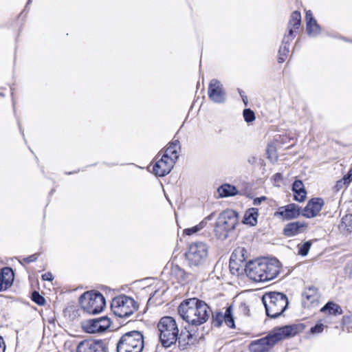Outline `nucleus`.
Returning a JSON list of instances; mask_svg holds the SVG:
<instances>
[{"instance_id":"44","label":"nucleus","mask_w":352,"mask_h":352,"mask_svg":"<svg viewBox=\"0 0 352 352\" xmlns=\"http://www.w3.org/2000/svg\"><path fill=\"white\" fill-rule=\"evenodd\" d=\"M2 276H3L2 275H0V292L6 290L7 289H8L10 287H6V285H5L6 283L3 281Z\"/></svg>"},{"instance_id":"18","label":"nucleus","mask_w":352,"mask_h":352,"mask_svg":"<svg viewBox=\"0 0 352 352\" xmlns=\"http://www.w3.org/2000/svg\"><path fill=\"white\" fill-rule=\"evenodd\" d=\"M305 20L306 31L307 34L311 37L318 36L321 32V28L317 23L316 20L313 16L311 10H308L306 12Z\"/></svg>"},{"instance_id":"9","label":"nucleus","mask_w":352,"mask_h":352,"mask_svg":"<svg viewBox=\"0 0 352 352\" xmlns=\"http://www.w3.org/2000/svg\"><path fill=\"white\" fill-rule=\"evenodd\" d=\"M111 309L116 316L128 318L138 309V305L133 298L123 294L113 298Z\"/></svg>"},{"instance_id":"5","label":"nucleus","mask_w":352,"mask_h":352,"mask_svg":"<svg viewBox=\"0 0 352 352\" xmlns=\"http://www.w3.org/2000/svg\"><path fill=\"white\" fill-rule=\"evenodd\" d=\"M157 329L160 332V341L164 347L168 348L176 343L179 329L173 317H162L157 324Z\"/></svg>"},{"instance_id":"52","label":"nucleus","mask_w":352,"mask_h":352,"mask_svg":"<svg viewBox=\"0 0 352 352\" xmlns=\"http://www.w3.org/2000/svg\"><path fill=\"white\" fill-rule=\"evenodd\" d=\"M0 96H4L3 94L0 92Z\"/></svg>"},{"instance_id":"48","label":"nucleus","mask_w":352,"mask_h":352,"mask_svg":"<svg viewBox=\"0 0 352 352\" xmlns=\"http://www.w3.org/2000/svg\"><path fill=\"white\" fill-rule=\"evenodd\" d=\"M13 94H13V91H12L11 95H12V104H13L14 111H15V108H14V106H15V101H14V98H13Z\"/></svg>"},{"instance_id":"26","label":"nucleus","mask_w":352,"mask_h":352,"mask_svg":"<svg viewBox=\"0 0 352 352\" xmlns=\"http://www.w3.org/2000/svg\"><path fill=\"white\" fill-rule=\"evenodd\" d=\"M258 216V209L252 208L248 209L243 217V223L250 226H255L257 223V218Z\"/></svg>"},{"instance_id":"25","label":"nucleus","mask_w":352,"mask_h":352,"mask_svg":"<svg viewBox=\"0 0 352 352\" xmlns=\"http://www.w3.org/2000/svg\"><path fill=\"white\" fill-rule=\"evenodd\" d=\"M170 276L172 278H175L178 283L182 284L186 282L188 278V274L177 265L171 267Z\"/></svg>"},{"instance_id":"15","label":"nucleus","mask_w":352,"mask_h":352,"mask_svg":"<svg viewBox=\"0 0 352 352\" xmlns=\"http://www.w3.org/2000/svg\"><path fill=\"white\" fill-rule=\"evenodd\" d=\"M300 214V207L296 204H289L279 207L274 212V217L283 220H291L298 218Z\"/></svg>"},{"instance_id":"51","label":"nucleus","mask_w":352,"mask_h":352,"mask_svg":"<svg viewBox=\"0 0 352 352\" xmlns=\"http://www.w3.org/2000/svg\"><path fill=\"white\" fill-rule=\"evenodd\" d=\"M20 131H21V132L22 135H24L23 131H22V130H21V129H20Z\"/></svg>"},{"instance_id":"33","label":"nucleus","mask_w":352,"mask_h":352,"mask_svg":"<svg viewBox=\"0 0 352 352\" xmlns=\"http://www.w3.org/2000/svg\"><path fill=\"white\" fill-rule=\"evenodd\" d=\"M247 250L243 248H239L236 249L232 254L230 260L234 258H239L241 262H243L246 259Z\"/></svg>"},{"instance_id":"53","label":"nucleus","mask_w":352,"mask_h":352,"mask_svg":"<svg viewBox=\"0 0 352 352\" xmlns=\"http://www.w3.org/2000/svg\"><path fill=\"white\" fill-rule=\"evenodd\" d=\"M109 166H116V164H109Z\"/></svg>"},{"instance_id":"45","label":"nucleus","mask_w":352,"mask_h":352,"mask_svg":"<svg viewBox=\"0 0 352 352\" xmlns=\"http://www.w3.org/2000/svg\"><path fill=\"white\" fill-rule=\"evenodd\" d=\"M6 344L3 338L0 336V352H5Z\"/></svg>"},{"instance_id":"13","label":"nucleus","mask_w":352,"mask_h":352,"mask_svg":"<svg viewBox=\"0 0 352 352\" xmlns=\"http://www.w3.org/2000/svg\"><path fill=\"white\" fill-rule=\"evenodd\" d=\"M223 322H225L228 327L231 329L235 328V322L231 305L226 308L224 314L220 311H217L212 314V324L214 327H220Z\"/></svg>"},{"instance_id":"11","label":"nucleus","mask_w":352,"mask_h":352,"mask_svg":"<svg viewBox=\"0 0 352 352\" xmlns=\"http://www.w3.org/2000/svg\"><path fill=\"white\" fill-rule=\"evenodd\" d=\"M111 323L107 316H102L84 321L82 327L88 333H102L110 327Z\"/></svg>"},{"instance_id":"42","label":"nucleus","mask_w":352,"mask_h":352,"mask_svg":"<svg viewBox=\"0 0 352 352\" xmlns=\"http://www.w3.org/2000/svg\"><path fill=\"white\" fill-rule=\"evenodd\" d=\"M266 197L261 196L260 197H256L253 201V204L254 206H258L260 205L263 201L266 200Z\"/></svg>"},{"instance_id":"14","label":"nucleus","mask_w":352,"mask_h":352,"mask_svg":"<svg viewBox=\"0 0 352 352\" xmlns=\"http://www.w3.org/2000/svg\"><path fill=\"white\" fill-rule=\"evenodd\" d=\"M107 346L104 340H83L78 346L76 352H107Z\"/></svg>"},{"instance_id":"28","label":"nucleus","mask_w":352,"mask_h":352,"mask_svg":"<svg viewBox=\"0 0 352 352\" xmlns=\"http://www.w3.org/2000/svg\"><path fill=\"white\" fill-rule=\"evenodd\" d=\"M293 40L290 39H286V36H284L283 41H282V45H280L279 50H278V61L280 63H283L287 56V54L289 52V44L290 42H292Z\"/></svg>"},{"instance_id":"35","label":"nucleus","mask_w":352,"mask_h":352,"mask_svg":"<svg viewBox=\"0 0 352 352\" xmlns=\"http://www.w3.org/2000/svg\"><path fill=\"white\" fill-rule=\"evenodd\" d=\"M243 116L245 121L248 123L252 122L256 118L254 112L250 109H245L243 111Z\"/></svg>"},{"instance_id":"37","label":"nucleus","mask_w":352,"mask_h":352,"mask_svg":"<svg viewBox=\"0 0 352 352\" xmlns=\"http://www.w3.org/2000/svg\"><path fill=\"white\" fill-rule=\"evenodd\" d=\"M324 325L321 323H317L310 329V333L312 334H318L323 331Z\"/></svg>"},{"instance_id":"47","label":"nucleus","mask_w":352,"mask_h":352,"mask_svg":"<svg viewBox=\"0 0 352 352\" xmlns=\"http://www.w3.org/2000/svg\"><path fill=\"white\" fill-rule=\"evenodd\" d=\"M241 98H242L243 102H244L245 105L247 106L248 102V97L246 96H242Z\"/></svg>"},{"instance_id":"31","label":"nucleus","mask_w":352,"mask_h":352,"mask_svg":"<svg viewBox=\"0 0 352 352\" xmlns=\"http://www.w3.org/2000/svg\"><path fill=\"white\" fill-rule=\"evenodd\" d=\"M180 148L179 141L177 140H173L169 144V145L167 147V148L166 149L164 155H166V156H170V155H172L175 159H177L178 158V155H177V148Z\"/></svg>"},{"instance_id":"30","label":"nucleus","mask_w":352,"mask_h":352,"mask_svg":"<svg viewBox=\"0 0 352 352\" xmlns=\"http://www.w3.org/2000/svg\"><path fill=\"white\" fill-rule=\"evenodd\" d=\"M0 275L3 276L2 277L3 281L6 283V287H10L14 278L12 269L8 267H3L0 272Z\"/></svg>"},{"instance_id":"22","label":"nucleus","mask_w":352,"mask_h":352,"mask_svg":"<svg viewBox=\"0 0 352 352\" xmlns=\"http://www.w3.org/2000/svg\"><path fill=\"white\" fill-rule=\"evenodd\" d=\"M197 340V337L194 336L191 331L185 327V329L182 330L180 334L178 333L177 341H178L179 346L182 349H185L188 345L194 344Z\"/></svg>"},{"instance_id":"34","label":"nucleus","mask_w":352,"mask_h":352,"mask_svg":"<svg viewBox=\"0 0 352 352\" xmlns=\"http://www.w3.org/2000/svg\"><path fill=\"white\" fill-rule=\"evenodd\" d=\"M31 298L34 302H35L39 306L44 305L45 303V298L43 296H41L37 291H34L32 293Z\"/></svg>"},{"instance_id":"23","label":"nucleus","mask_w":352,"mask_h":352,"mask_svg":"<svg viewBox=\"0 0 352 352\" xmlns=\"http://www.w3.org/2000/svg\"><path fill=\"white\" fill-rule=\"evenodd\" d=\"M292 191L294 192V200L302 202L305 201L307 192L305 189L304 184L300 180H296L292 184Z\"/></svg>"},{"instance_id":"54","label":"nucleus","mask_w":352,"mask_h":352,"mask_svg":"<svg viewBox=\"0 0 352 352\" xmlns=\"http://www.w3.org/2000/svg\"><path fill=\"white\" fill-rule=\"evenodd\" d=\"M276 176H280V175L278 173H276Z\"/></svg>"},{"instance_id":"29","label":"nucleus","mask_w":352,"mask_h":352,"mask_svg":"<svg viewBox=\"0 0 352 352\" xmlns=\"http://www.w3.org/2000/svg\"><path fill=\"white\" fill-rule=\"evenodd\" d=\"M210 219H211V215H209V216L206 217V218H204L197 225H196L193 227H191V228L184 229L183 231L184 234L191 236L192 234L197 233L198 232H199L200 230H201L202 229H204L206 227V226L208 223V221L210 220Z\"/></svg>"},{"instance_id":"46","label":"nucleus","mask_w":352,"mask_h":352,"mask_svg":"<svg viewBox=\"0 0 352 352\" xmlns=\"http://www.w3.org/2000/svg\"><path fill=\"white\" fill-rule=\"evenodd\" d=\"M248 162L250 164H254L256 162V157L254 156H250L248 158Z\"/></svg>"},{"instance_id":"27","label":"nucleus","mask_w":352,"mask_h":352,"mask_svg":"<svg viewBox=\"0 0 352 352\" xmlns=\"http://www.w3.org/2000/svg\"><path fill=\"white\" fill-rule=\"evenodd\" d=\"M321 312H327L330 315H341L342 314V309L341 307L335 303L333 301H329L327 302L321 309Z\"/></svg>"},{"instance_id":"4","label":"nucleus","mask_w":352,"mask_h":352,"mask_svg":"<svg viewBox=\"0 0 352 352\" xmlns=\"http://www.w3.org/2000/svg\"><path fill=\"white\" fill-rule=\"evenodd\" d=\"M262 302L267 316L271 318H276L281 316L289 305L287 296L278 292L266 293L262 297Z\"/></svg>"},{"instance_id":"17","label":"nucleus","mask_w":352,"mask_h":352,"mask_svg":"<svg viewBox=\"0 0 352 352\" xmlns=\"http://www.w3.org/2000/svg\"><path fill=\"white\" fill-rule=\"evenodd\" d=\"M324 204V201L322 198H312L302 210V215L306 218H313L319 214Z\"/></svg>"},{"instance_id":"40","label":"nucleus","mask_w":352,"mask_h":352,"mask_svg":"<svg viewBox=\"0 0 352 352\" xmlns=\"http://www.w3.org/2000/svg\"><path fill=\"white\" fill-rule=\"evenodd\" d=\"M343 180H344L347 184H349L352 181V168H350L348 173L343 177Z\"/></svg>"},{"instance_id":"16","label":"nucleus","mask_w":352,"mask_h":352,"mask_svg":"<svg viewBox=\"0 0 352 352\" xmlns=\"http://www.w3.org/2000/svg\"><path fill=\"white\" fill-rule=\"evenodd\" d=\"M174 162L172 158L163 155L162 158L153 165V173L157 177H164L171 171Z\"/></svg>"},{"instance_id":"10","label":"nucleus","mask_w":352,"mask_h":352,"mask_svg":"<svg viewBox=\"0 0 352 352\" xmlns=\"http://www.w3.org/2000/svg\"><path fill=\"white\" fill-rule=\"evenodd\" d=\"M208 257V246L204 242L192 243L186 252V258L190 267L204 265Z\"/></svg>"},{"instance_id":"41","label":"nucleus","mask_w":352,"mask_h":352,"mask_svg":"<svg viewBox=\"0 0 352 352\" xmlns=\"http://www.w3.org/2000/svg\"><path fill=\"white\" fill-rule=\"evenodd\" d=\"M43 280L52 281L54 279V276L51 272H47L41 276Z\"/></svg>"},{"instance_id":"55","label":"nucleus","mask_w":352,"mask_h":352,"mask_svg":"<svg viewBox=\"0 0 352 352\" xmlns=\"http://www.w3.org/2000/svg\"><path fill=\"white\" fill-rule=\"evenodd\" d=\"M72 173L69 172V173H67V174L68 175H71Z\"/></svg>"},{"instance_id":"20","label":"nucleus","mask_w":352,"mask_h":352,"mask_svg":"<svg viewBox=\"0 0 352 352\" xmlns=\"http://www.w3.org/2000/svg\"><path fill=\"white\" fill-rule=\"evenodd\" d=\"M301 23V14L298 11H294L292 13L290 19L287 24L288 34H285L286 39L293 40L295 37L294 30H298Z\"/></svg>"},{"instance_id":"39","label":"nucleus","mask_w":352,"mask_h":352,"mask_svg":"<svg viewBox=\"0 0 352 352\" xmlns=\"http://www.w3.org/2000/svg\"><path fill=\"white\" fill-rule=\"evenodd\" d=\"M274 150V147L269 146L267 149V154L268 155V158L271 161H276L277 160V156L276 154L273 155L271 152Z\"/></svg>"},{"instance_id":"36","label":"nucleus","mask_w":352,"mask_h":352,"mask_svg":"<svg viewBox=\"0 0 352 352\" xmlns=\"http://www.w3.org/2000/svg\"><path fill=\"white\" fill-rule=\"evenodd\" d=\"M311 243L310 241H306L303 244H302L298 250V254L302 256H305L307 255L310 248H311Z\"/></svg>"},{"instance_id":"24","label":"nucleus","mask_w":352,"mask_h":352,"mask_svg":"<svg viewBox=\"0 0 352 352\" xmlns=\"http://www.w3.org/2000/svg\"><path fill=\"white\" fill-rule=\"evenodd\" d=\"M220 197H228L236 195L239 192L236 188L230 184H224L217 188Z\"/></svg>"},{"instance_id":"32","label":"nucleus","mask_w":352,"mask_h":352,"mask_svg":"<svg viewBox=\"0 0 352 352\" xmlns=\"http://www.w3.org/2000/svg\"><path fill=\"white\" fill-rule=\"evenodd\" d=\"M340 229L346 230L349 232H352V214H347L344 215L341 220L339 226Z\"/></svg>"},{"instance_id":"50","label":"nucleus","mask_w":352,"mask_h":352,"mask_svg":"<svg viewBox=\"0 0 352 352\" xmlns=\"http://www.w3.org/2000/svg\"><path fill=\"white\" fill-rule=\"evenodd\" d=\"M31 1H32V0H28L27 2L26 6H28L31 3Z\"/></svg>"},{"instance_id":"8","label":"nucleus","mask_w":352,"mask_h":352,"mask_svg":"<svg viewBox=\"0 0 352 352\" xmlns=\"http://www.w3.org/2000/svg\"><path fill=\"white\" fill-rule=\"evenodd\" d=\"M79 302L83 310L89 314L100 313L106 306L104 296L99 292H86L79 298Z\"/></svg>"},{"instance_id":"21","label":"nucleus","mask_w":352,"mask_h":352,"mask_svg":"<svg viewBox=\"0 0 352 352\" xmlns=\"http://www.w3.org/2000/svg\"><path fill=\"white\" fill-rule=\"evenodd\" d=\"M306 227L307 224L304 222H291L285 226L283 232L285 236L291 237L302 232Z\"/></svg>"},{"instance_id":"43","label":"nucleus","mask_w":352,"mask_h":352,"mask_svg":"<svg viewBox=\"0 0 352 352\" xmlns=\"http://www.w3.org/2000/svg\"><path fill=\"white\" fill-rule=\"evenodd\" d=\"M344 185H348L346 182H345L343 179L342 180H339L336 182V184L335 186V188L337 190H339L340 189L342 188Z\"/></svg>"},{"instance_id":"3","label":"nucleus","mask_w":352,"mask_h":352,"mask_svg":"<svg viewBox=\"0 0 352 352\" xmlns=\"http://www.w3.org/2000/svg\"><path fill=\"white\" fill-rule=\"evenodd\" d=\"M211 309L203 300L191 298L184 300L178 307V314L188 324L199 326L209 318Z\"/></svg>"},{"instance_id":"12","label":"nucleus","mask_w":352,"mask_h":352,"mask_svg":"<svg viewBox=\"0 0 352 352\" xmlns=\"http://www.w3.org/2000/svg\"><path fill=\"white\" fill-rule=\"evenodd\" d=\"M208 95L210 100L214 103L223 104L226 101V92L223 84L217 79H212L208 85Z\"/></svg>"},{"instance_id":"7","label":"nucleus","mask_w":352,"mask_h":352,"mask_svg":"<svg viewBox=\"0 0 352 352\" xmlns=\"http://www.w3.org/2000/svg\"><path fill=\"white\" fill-rule=\"evenodd\" d=\"M239 222L238 213L231 209L223 211L219 216L214 232L217 237L221 240L228 236V233L235 229Z\"/></svg>"},{"instance_id":"49","label":"nucleus","mask_w":352,"mask_h":352,"mask_svg":"<svg viewBox=\"0 0 352 352\" xmlns=\"http://www.w3.org/2000/svg\"><path fill=\"white\" fill-rule=\"evenodd\" d=\"M239 94H240L241 98H242V96H245L244 94V92L242 90H241V89H239Z\"/></svg>"},{"instance_id":"6","label":"nucleus","mask_w":352,"mask_h":352,"mask_svg":"<svg viewBox=\"0 0 352 352\" xmlns=\"http://www.w3.org/2000/svg\"><path fill=\"white\" fill-rule=\"evenodd\" d=\"M144 336L140 331H131L123 334L116 344L117 352H142Z\"/></svg>"},{"instance_id":"19","label":"nucleus","mask_w":352,"mask_h":352,"mask_svg":"<svg viewBox=\"0 0 352 352\" xmlns=\"http://www.w3.org/2000/svg\"><path fill=\"white\" fill-rule=\"evenodd\" d=\"M302 303L305 305H314L318 302L320 293L318 289L314 286H309L305 289L302 294Z\"/></svg>"},{"instance_id":"1","label":"nucleus","mask_w":352,"mask_h":352,"mask_svg":"<svg viewBox=\"0 0 352 352\" xmlns=\"http://www.w3.org/2000/svg\"><path fill=\"white\" fill-rule=\"evenodd\" d=\"M303 329L302 324L275 327L265 337L252 342L250 349L252 352H267L279 341L295 336Z\"/></svg>"},{"instance_id":"38","label":"nucleus","mask_w":352,"mask_h":352,"mask_svg":"<svg viewBox=\"0 0 352 352\" xmlns=\"http://www.w3.org/2000/svg\"><path fill=\"white\" fill-rule=\"evenodd\" d=\"M39 255H40V253H36V254H32L28 257L23 258V261L26 263L35 262L38 259Z\"/></svg>"},{"instance_id":"2","label":"nucleus","mask_w":352,"mask_h":352,"mask_svg":"<svg viewBox=\"0 0 352 352\" xmlns=\"http://www.w3.org/2000/svg\"><path fill=\"white\" fill-rule=\"evenodd\" d=\"M280 270L276 258H261L249 261L245 268L247 276L254 282H269L278 276Z\"/></svg>"}]
</instances>
